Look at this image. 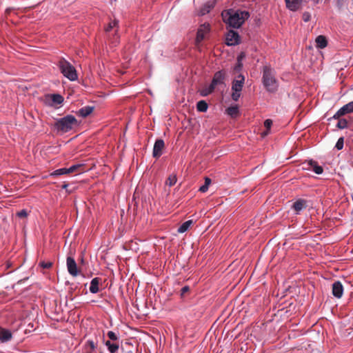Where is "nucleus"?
I'll return each mask as SVG.
<instances>
[{
  "label": "nucleus",
  "mask_w": 353,
  "mask_h": 353,
  "mask_svg": "<svg viewBox=\"0 0 353 353\" xmlns=\"http://www.w3.org/2000/svg\"><path fill=\"white\" fill-rule=\"evenodd\" d=\"M272 125V121L271 119H266L264 121V126L266 128V130L262 133V136L265 137L269 134V131Z\"/></svg>",
  "instance_id": "obj_27"
},
{
  "label": "nucleus",
  "mask_w": 353,
  "mask_h": 353,
  "mask_svg": "<svg viewBox=\"0 0 353 353\" xmlns=\"http://www.w3.org/2000/svg\"><path fill=\"white\" fill-rule=\"evenodd\" d=\"M211 183V179L208 177L205 178V183L204 184L200 187L199 191L201 192H205L208 191L209 185Z\"/></svg>",
  "instance_id": "obj_29"
},
{
  "label": "nucleus",
  "mask_w": 353,
  "mask_h": 353,
  "mask_svg": "<svg viewBox=\"0 0 353 353\" xmlns=\"http://www.w3.org/2000/svg\"><path fill=\"white\" fill-rule=\"evenodd\" d=\"M83 165L81 164L73 165L68 168V174L74 172L81 173L83 172Z\"/></svg>",
  "instance_id": "obj_22"
},
{
  "label": "nucleus",
  "mask_w": 353,
  "mask_h": 353,
  "mask_svg": "<svg viewBox=\"0 0 353 353\" xmlns=\"http://www.w3.org/2000/svg\"><path fill=\"white\" fill-rule=\"evenodd\" d=\"M226 112L232 118H236L239 115V110L237 105L230 106L226 109Z\"/></svg>",
  "instance_id": "obj_18"
},
{
  "label": "nucleus",
  "mask_w": 353,
  "mask_h": 353,
  "mask_svg": "<svg viewBox=\"0 0 353 353\" xmlns=\"http://www.w3.org/2000/svg\"><path fill=\"white\" fill-rule=\"evenodd\" d=\"M307 207V201L303 199H297L292 205V209L296 212V214H299Z\"/></svg>",
  "instance_id": "obj_13"
},
{
  "label": "nucleus",
  "mask_w": 353,
  "mask_h": 353,
  "mask_svg": "<svg viewBox=\"0 0 353 353\" xmlns=\"http://www.w3.org/2000/svg\"><path fill=\"white\" fill-rule=\"evenodd\" d=\"M249 16L248 12L246 11L230 10L228 11L226 16L224 17V20L229 26L233 28H239Z\"/></svg>",
  "instance_id": "obj_1"
},
{
  "label": "nucleus",
  "mask_w": 353,
  "mask_h": 353,
  "mask_svg": "<svg viewBox=\"0 0 353 353\" xmlns=\"http://www.w3.org/2000/svg\"><path fill=\"white\" fill-rule=\"evenodd\" d=\"M78 125L79 122L74 116L67 115L59 119L55 123V127L58 130L67 132Z\"/></svg>",
  "instance_id": "obj_3"
},
{
  "label": "nucleus",
  "mask_w": 353,
  "mask_h": 353,
  "mask_svg": "<svg viewBox=\"0 0 353 353\" xmlns=\"http://www.w3.org/2000/svg\"><path fill=\"white\" fill-rule=\"evenodd\" d=\"M176 181H177L176 176L175 174H172V175L169 176L165 183H166V185L171 187V186H173L174 185H175Z\"/></svg>",
  "instance_id": "obj_30"
},
{
  "label": "nucleus",
  "mask_w": 353,
  "mask_h": 353,
  "mask_svg": "<svg viewBox=\"0 0 353 353\" xmlns=\"http://www.w3.org/2000/svg\"><path fill=\"white\" fill-rule=\"evenodd\" d=\"M245 81V77L239 74L232 83V91H241Z\"/></svg>",
  "instance_id": "obj_9"
},
{
  "label": "nucleus",
  "mask_w": 353,
  "mask_h": 353,
  "mask_svg": "<svg viewBox=\"0 0 353 353\" xmlns=\"http://www.w3.org/2000/svg\"><path fill=\"white\" fill-rule=\"evenodd\" d=\"M165 149V143L163 139H157L152 152V156L155 159H159L163 154V151Z\"/></svg>",
  "instance_id": "obj_5"
},
{
  "label": "nucleus",
  "mask_w": 353,
  "mask_h": 353,
  "mask_svg": "<svg viewBox=\"0 0 353 353\" xmlns=\"http://www.w3.org/2000/svg\"><path fill=\"white\" fill-rule=\"evenodd\" d=\"M241 91H232V99L236 101L239 100L240 96H241Z\"/></svg>",
  "instance_id": "obj_39"
},
{
  "label": "nucleus",
  "mask_w": 353,
  "mask_h": 353,
  "mask_svg": "<svg viewBox=\"0 0 353 353\" xmlns=\"http://www.w3.org/2000/svg\"><path fill=\"white\" fill-rule=\"evenodd\" d=\"M100 279L98 277H95L92 279L90 282V291L91 293L95 294L99 291V284Z\"/></svg>",
  "instance_id": "obj_16"
},
{
  "label": "nucleus",
  "mask_w": 353,
  "mask_h": 353,
  "mask_svg": "<svg viewBox=\"0 0 353 353\" xmlns=\"http://www.w3.org/2000/svg\"><path fill=\"white\" fill-rule=\"evenodd\" d=\"M95 348H96L95 343L92 340H88L85 344V351L92 352L95 350Z\"/></svg>",
  "instance_id": "obj_28"
},
{
  "label": "nucleus",
  "mask_w": 353,
  "mask_h": 353,
  "mask_svg": "<svg viewBox=\"0 0 353 353\" xmlns=\"http://www.w3.org/2000/svg\"><path fill=\"white\" fill-rule=\"evenodd\" d=\"M315 4L319 3L321 0H312Z\"/></svg>",
  "instance_id": "obj_46"
},
{
  "label": "nucleus",
  "mask_w": 353,
  "mask_h": 353,
  "mask_svg": "<svg viewBox=\"0 0 353 353\" xmlns=\"http://www.w3.org/2000/svg\"><path fill=\"white\" fill-rule=\"evenodd\" d=\"M58 66L64 77L70 81H75L78 78V75L74 67L65 59H61L59 61Z\"/></svg>",
  "instance_id": "obj_4"
},
{
  "label": "nucleus",
  "mask_w": 353,
  "mask_h": 353,
  "mask_svg": "<svg viewBox=\"0 0 353 353\" xmlns=\"http://www.w3.org/2000/svg\"><path fill=\"white\" fill-rule=\"evenodd\" d=\"M40 265L44 269H49L52 267V263L42 261L40 263Z\"/></svg>",
  "instance_id": "obj_42"
},
{
  "label": "nucleus",
  "mask_w": 353,
  "mask_h": 353,
  "mask_svg": "<svg viewBox=\"0 0 353 353\" xmlns=\"http://www.w3.org/2000/svg\"><path fill=\"white\" fill-rule=\"evenodd\" d=\"M212 8V5H208V4L205 5V6L201 10V14L203 15L206 13H208Z\"/></svg>",
  "instance_id": "obj_37"
},
{
  "label": "nucleus",
  "mask_w": 353,
  "mask_h": 353,
  "mask_svg": "<svg viewBox=\"0 0 353 353\" xmlns=\"http://www.w3.org/2000/svg\"><path fill=\"white\" fill-rule=\"evenodd\" d=\"M210 26L208 24H203L198 29L196 37V43L199 44L205 38V35L209 32Z\"/></svg>",
  "instance_id": "obj_10"
},
{
  "label": "nucleus",
  "mask_w": 353,
  "mask_h": 353,
  "mask_svg": "<svg viewBox=\"0 0 353 353\" xmlns=\"http://www.w3.org/2000/svg\"><path fill=\"white\" fill-rule=\"evenodd\" d=\"M311 170H312L317 174H321L323 172V168L322 166L319 165L316 161L312 160V165Z\"/></svg>",
  "instance_id": "obj_25"
},
{
  "label": "nucleus",
  "mask_w": 353,
  "mask_h": 353,
  "mask_svg": "<svg viewBox=\"0 0 353 353\" xmlns=\"http://www.w3.org/2000/svg\"><path fill=\"white\" fill-rule=\"evenodd\" d=\"M332 294L336 298L340 299L342 297L343 294V287L342 283L340 281H335L332 284Z\"/></svg>",
  "instance_id": "obj_12"
},
{
  "label": "nucleus",
  "mask_w": 353,
  "mask_h": 353,
  "mask_svg": "<svg viewBox=\"0 0 353 353\" xmlns=\"http://www.w3.org/2000/svg\"><path fill=\"white\" fill-rule=\"evenodd\" d=\"M316 47L321 49L325 48L327 45L326 37L323 35H319L316 38Z\"/></svg>",
  "instance_id": "obj_17"
},
{
  "label": "nucleus",
  "mask_w": 353,
  "mask_h": 353,
  "mask_svg": "<svg viewBox=\"0 0 353 353\" xmlns=\"http://www.w3.org/2000/svg\"><path fill=\"white\" fill-rule=\"evenodd\" d=\"M245 57V54L244 52H241L237 57L236 61L242 62V60Z\"/></svg>",
  "instance_id": "obj_44"
},
{
  "label": "nucleus",
  "mask_w": 353,
  "mask_h": 353,
  "mask_svg": "<svg viewBox=\"0 0 353 353\" xmlns=\"http://www.w3.org/2000/svg\"><path fill=\"white\" fill-rule=\"evenodd\" d=\"M85 353H92V352L86 351Z\"/></svg>",
  "instance_id": "obj_48"
},
{
  "label": "nucleus",
  "mask_w": 353,
  "mask_h": 353,
  "mask_svg": "<svg viewBox=\"0 0 353 353\" xmlns=\"http://www.w3.org/2000/svg\"><path fill=\"white\" fill-rule=\"evenodd\" d=\"M225 73L223 70L215 72L212 78L211 85L215 88L216 85L224 83Z\"/></svg>",
  "instance_id": "obj_11"
},
{
  "label": "nucleus",
  "mask_w": 353,
  "mask_h": 353,
  "mask_svg": "<svg viewBox=\"0 0 353 353\" xmlns=\"http://www.w3.org/2000/svg\"><path fill=\"white\" fill-rule=\"evenodd\" d=\"M352 168H353V163H352Z\"/></svg>",
  "instance_id": "obj_49"
},
{
  "label": "nucleus",
  "mask_w": 353,
  "mask_h": 353,
  "mask_svg": "<svg viewBox=\"0 0 353 353\" xmlns=\"http://www.w3.org/2000/svg\"><path fill=\"white\" fill-rule=\"evenodd\" d=\"M343 144H344V139L343 137H341L338 139L336 143V148L339 150L343 149Z\"/></svg>",
  "instance_id": "obj_36"
},
{
  "label": "nucleus",
  "mask_w": 353,
  "mask_h": 353,
  "mask_svg": "<svg viewBox=\"0 0 353 353\" xmlns=\"http://www.w3.org/2000/svg\"><path fill=\"white\" fill-rule=\"evenodd\" d=\"M52 101L54 103L59 105L63 103V97L59 94H54L51 96Z\"/></svg>",
  "instance_id": "obj_26"
},
{
  "label": "nucleus",
  "mask_w": 353,
  "mask_h": 353,
  "mask_svg": "<svg viewBox=\"0 0 353 353\" xmlns=\"http://www.w3.org/2000/svg\"><path fill=\"white\" fill-rule=\"evenodd\" d=\"M193 223V221L192 220H188L185 222H184L177 230L179 233H183L186 232L188 228L191 226V225Z\"/></svg>",
  "instance_id": "obj_21"
},
{
  "label": "nucleus",
  "mask_w": 353,
  "mask_h": 353,
  "mask_svg": "<svg viewBox=\"0 0 353 353\" xmlns=\"http://www.w3.org/2000/svg\"><path fill=\"white\" fill-rule=\"evenodd\" d=\"M67 268L69 274L72 276H77L79 274L77 263L73 257L68 256L66 260Z\"/></svg>",
  "instance_id": "obj_6"
},
{
  "label": "nucleus",
  "mask_w": 353,
  "mask_h": 353,
  "mask_svg": "<svg viewBox=\"0 0 353 353\" xmlns=\"http://www.w3.org/2000/svg\"><path fill=\"white\" fill-rule=\"evenodd\" d=\"M10 11H11V9H10V8H8V9H6V12L7 14H8V13H10Z\"/></svg>",
  "instance_id": "obj_47"
},
{
  "label": "nucleus",
  "mask_w": 353,
  "mask_h": 353,
  "mask_svg": "<svg viewBox=\"0 0 353 353\" xmlns=\"http://www.w3.org/2000/svg\"><path fill=\"white\" fill-rule=\"evenodd\" d=\"M118 26V21L114 20L109 23L108 26L105 28V32H110L113 28H116Z\"/></svg>",
  "instance_id": "obj_33"
},
{
  "label": "nucleus",
  "mask_w": 353,
  "mask_h": 353,
  "mask_svg": "<svg viewBox=\"0 0 353 353\" xmlns=\"http://www.w3.org/2000/svg\"><path fill=\"white\" fill-rule=\"evenodd\" d=\"M351 112H353V101L339 109V114H345Z\"/></svg>",
  "instance_id": "obj_19"
},
{
  "label": "nucleus",
  "mask_w": 353,
  "mask_h": 353,
  "mask_svg": "<svg viewBox=\"0 0 353 353\" xmlns=\"http://www.w3.org/2000/svg\"><path fill=\"white\" fill-rule=\"evenodd\" d=\"M190 291V288L188 285L183 287L181 290V296L184 297L185 294Z\"/></svg>",
  "instance_id": "obj_41"
},
{
  "label": "nucleus",
  "mask_w": 353,
  "mask_h": 353,
  "mask_svg": "<svg viewBox=\"0 0 353 353\" xmlns=\"http://www.w3.org/2000/svg\"><path fill=\"white\" fill-rule=\"evenodd\" d=\"M343 114H339V110L337 111V112L334 115V119H339L340 117L343 116Z\"/></svg>",
  "instance_id": "obj_45"
},
{
  "label": "nucleus",
  "mask_w": 353,
  "mask_h": 353,
  "mask_svg": "<svg viewBox=\"0 0 353 353\" xmlns=\"http://www.w3.org/2000/svg\"><path fill=\"white\" fill-rule=\"evenodd\" d=\"M214 88L210 84L208 86L204 87L201 91L200 94L203 97H206L214 92Z\"/></svg>",
  "instance_id": "obj_23"
},
{
  "label": "nucleus",
  "mask_w": 353,
  "mask_h": 353,
  "mask_svg": "<svg viewBox=\"0 0 353 353\" xmlns=\"http://www.w3.org/2000/svg\"><path fill=\"white\" fill-rule=\"evenodd\" d=\"M12 338V334L10 330L0 327V341L1 343H6Z\"/></svg>",
  "instance_id": "obj_14"
},
{
  "label": "nucleus",
  "mask_w": 353,
  "mask_h": 353,
  "mask_svg": "<svg viewBox=\"0 0 353 353\" xmlns=\"http://www.w3.org/2000/svg\"><path fill=\"white\" fill-rule=\"evenodd\" d=\"M336 126L340 129H344L347 127V121L345 119H341L339 120Z\"/></svg>",
  "instance_id": "obj_35"
},
{
  "label": "nucleus",
  "mask_w": 353,
  "mask_h": 353,
  "mask_svg": "<svg viewBox=\"0 0 353 353\" xmlns=\"http://www.w3.org/2000/svg\"><path fill=\"white\" fill-rule=\"evenodd\" d=\"M242 68H243L242 62L236 61V63L235 64V65L233 68V73H234V74H239L241 72Z\"/></svg>",
  "instance_id": "obj_34"
},
{
  "label": "nucleus",
  "mask_w": 353,
  "mask_h": 353,
  "mask_svg": "<svg viewBox=\"0 0 353 353\" xmlns=\"http://www.w3.org/2000/svg\"><path fill=\"white\" fill-rule=\"evenodd\" d=\"M105 345L110 353H117L119 350L118 343H112L110 341L105 342Z\"/></svg>",
  "instance_id": "obj_20"
},
{
  "label": "nucleus",
  "mask_w": 353,
  "mask_h": 353,
  "mask_svg": "<svg viewBox=\"0 0 353 353\" xmlns=\"http://www.w3.org/2000/svg\"><path fill=\"white\" fill-rule=\"evenodd\" d=\"M305 1V0H285L286 8L293 12L301 9Z\"/></svg>",
  "instance_id": "obj_8"
},
{
  "label": "nucleus",
  "mask_w": 353,
  "mask_h": 353,
  "mask_svg": "<svg viewBox=\"0 0 353 353\" xmlns=\"http://www.w3.org/2000/svg\"><path fill=\"white\" fill-rule=\"evenodd\" d=\"M311 14L308 12H305L303 13L302 19L305 22H308L310 20Z\"/></svg>",
  "instance_id": "obj_40"
},
{
  "label": "nucleus",
  "mask_w": 353,
  "mask_h": 353,
  "mask_svg": "<svg viewBox=\"0 0 353 353\" xmlns=\"http://www.w3.org/2000/svg\"><path fill=\"white\" fill-rule=\"evenodd\" d=\"M62 174H68V170L66 168H63L60 169H57L55 171H54L53 173H52V175H62Z\"/></svg>",
  "instance_id": "obj_31"
},
{
  "label": "nucleus",
  "mask_w": 353,
  "mask_h": 353,
  "mask_svg": "<svg viewBox=\"0 0 353 353\" xmlns=\"http://www.w3.org/2000/svg\"><path fill=\"white\" fill-rule=\"evenodd\" d=\"M263 83L267 91L275 92L279 87L278 81L275 77V72L268 66L263 70Z\"/></svg>",
  "instance_id": "obj_2"
},
{
  "label": "nucleus",
  "mask_w": 353,
  "mask_h": 353,
  "mask_svg": "<svg viewBox=\"0 0 353 353\" xmlns=\"http://www.w3.org/2000/svg\"><path fill=\"white\" fill-rule=\"evenodd\" d=\"M108 338L112 340V341H117L118 340V336L117 335L112 331H109L107 334Z\"/></svg>",
  "instance_id": "obj_38"
},
{
  "label": "nucleus",
  "mask_w": 353,
  "mask_h": 353,
  "mask_svg": "<svg viewBox=\"0 0 353 353\" xmlns=\"http://www.w3.org/2000/svg\"><path fill=\"white\" fill-rule=\"evenodd\" d=\"M225 39L228 46H234L239 43L240 37L236 32L230 30L226 34Z\"/></svg>",
  "instance_id": "obj_7"
},
{
  "label": "nucleus",
  "mask_w": 353,
  "mask_h": 353,
  "mask_svg": "<svg viewBox=\"0 0 353 353\" xmlns=\"http://www.w3.org/2000/svg\"><path fill=\"white\" fill-rule=\"evenodd\" d=\"M302 169L305 170H311L312 165V160L305 161L302 164Z\"/></svg>",
  "instance_id": "obj_32"
},
{
  "label": "nucleus",
  "mask_w": 353,
  "mask_h": 353,
  "mask_svg": "<svg viewBox=\"0 0 353 353\" xmlns=\"http://www.w3.org/2000/svg\"><path fill=\"white\" fill-rule=\"evenodd\" d=\"M94 110L93 106H85L79 110L77 112V114L81 117H86L89 116Z\"/></svg>",
  "instance_id": "obj_15"
},
{
  "label": "nucleus",
  "mask_w": 353,
  "mask_h": 353,
  "mask_svg": "<svg viewBox=\"0 0 353 353\" xmlns=\"http://www.w3.org/2000/svg\"><path fill=\"white\" fill-rule=\"evenodd\" d=\"M208 108V103L203 100L199 101L196 104V109L199 112H205L207 111Z\"/></svg>",
  "instance_id": "obj_24"
},
{
  "label": "nucleus",
  "mask_w": 353,
  "mask_h": 353,
  "mask_svg": "<svg viewBox=\"0 0 353 353\" xmlns=\"http://www.w3.org/2000/svg\"><path fill=\"white\" fill-rule=\"evenodd\" d=\"M17 216L19 218H26L28 216V212L26 210H22L17 213Z\"/></svg>",
  "instance_id": "obj_43"
}]
</instances>
